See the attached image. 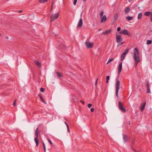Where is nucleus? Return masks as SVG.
<instances>
[{
  "instance_id": "1",
  "label": "nucleus",
  "mask_w": 152,
  "mask_h": 152,
  "mask_svg": "<svg viewBox=\"0 0 152 152\" xmlns=\"http://www.w3.org/2000/svg\"><path fill=\"white\" fill-rule=\"evenodd\" d=\"M134 52L133 58L134 61L136 63L135 64V66H136L137 63H139L140 61V59L139 53L138 49L134 48Z\"/></svg>"
},
{
  "instance_id": "2",
  "label": "nucleus",
  "mask_w": 152,
  "mask_h": 152,
  "mask_svg": "<svg viewBox=\"0 0 152 152\" xmlns=\"http://www.w3.org/2000/svg\"><path fill=\"white\" fill-rule=\"evenodd\" d=\"M85 45L88 48H92L94 46V44L90 42L89 40H87L85 43Z\"/></svg>"
},
{
  "instance_id": "3",
  "label": "nucleus",
  "mask_w": 152,
  "mask_h": 152,
  "mask_svg": "<svg viewBox=\"0 0 152 152\" xmlns=\"http://www.w3.org/2000/svg\"><path fill=\"white\" fill-rule=\"evenodd\" d=\"M120 81L119 80L117 81L115 87V94L117 97H118V90L120 88Z\"/></svg>"
},
{
  "instance_id": "4",
  "label": "nucleus",
  "mask_w": 152,
  "mask_h": 152,
  "mask_svg": "<svg viewBox=\"0 0 152 152\" xmlns=\"http://www.w3.org/2000/svg\"><path fill=\"white\" fill-rule=\"evenodd\" d=\"M118 108L120 110L123 112H125L126 111V109L124 107L122 103L120 101L118 102Z\"/></svg>"
},
{
  "instance_id": "5",
  "label": "nucleus",
  "mask_w": 152,
  "mask_h": 152,
  "mask_svg": "<svg viewBox=\"0 0 152 152\" xmlns=\"http://www.w3.org/2000/svg\"><path fill=\"white\" fill-rule=\"evenodd\" d=\"M59 16V13L53 15L50 17V21L52 22L57 18Z\"/></svg>"
},
{
  "instance_id": "6",
  "label": "nucleus",
  "mask_w": 152,
  "mask_h": 152,
  "mask_svg": "<svg viewBox=\"0 0 152 152\" xmlns=\"http://www.w3.org/2000/svg\"><path fill=\"white\" fill-rule=\"evenodd\" d=\"M119 34H123L125 35H126L129 37H130V35L129 34L128 31L126 29H124L121 30L119 32Z\"/></svg>"
},
{
  "instance_id": "7",
  "label": "nucleus",
  "mask_w": 152,
  "mask_h": 152,
  "mask_svg": "<svg viewBox=\"0 0 152 152\" xmlns=\"http://www.w3.org/2000/svg\"><path fill=\"white\" fill-rule=\"evenodd\" d=\"M80 16H81V18L80 19L78 22V24H77V28L81 27L83 24L82 19V18H81L82 16V13L81 14Z\"/></svg>"
},
{
  "instance_id": "8",
  "label": "nucleus",
  "mask_w": 152,
  "mask_h": 152,
  "mask_svg": "<svg viewBox=\"0 0 152 152\" xmlns=\"http://www.w3.org/2000/svg\"><path fill=\"white\" fill-rule=\"evenodd\" d=\"M123 39L121 36L120 35H116V41L118 43L122 41Z\"/></svg>"
},
{
  "instance_id": "9",
  "label": "nucleus",
  "mask_w": 152,
  "mask_h": 152,
  "mask_svg": "<svg viewBox=\"0 0 152 152\" xmlns=\"http://www.w3.org/2000/svg\"><path fill=\"white\" fill-rule=\"evenodd\" d=\"M123 139L124 142H127L129 140V138L128 136L125 135L124 134H123Z\"/></svg>"
},
{
  "instance_id": "10",
  "label": "nucleus",
  "mask_w": 152,
  "mask_h": 152,
  "mask_svg": "<svg viewBox=\"0 0 152 152\" xmlns=\"http://www.w3.org/2000/svg\"><path fill=\"white\" fill-rule=\"evenodd\" d=\"M122 69V62L119 63L118 69V73L120 74Z\"/></svg>"
},
{
  "instance_id": "11",
  "label": "nucleus",
  "mask_w": 152,
  "mask_h": 152,
  "mask_svg": "<svg viewBox=\"0 0 152 152\" xmlns=\"http://www.w3.org/2000/svg\"><path fill=\"white\" fill-rule=\"evenodd\" d=\"M112 31L111 29H109L108 30L106 31L105 32H103L102 34L104 35H107L108 34L110 33Z\"/></svg>"
},
{
  "instance_id": "12",
  "label": "nucleus",
  "mask_w": 152,
  "mask_h": 152,
  "mask_svg": "<svg viewBox=\"0 0 152 152\" xmlns=\"http://www.w3.org/2000/svg\"><path fill=\"white\" fill-rule=\"evenodd\" d=\"M146 104V103L145 102H143V103H142L140 106V109L142 110H143L145 107V106Z\"/></svg>"
},
{
  "instance_id": "13",
  "label": "nucleus",
  "mask_w": 152,
  "mask_h": 152,
  "mask_svg": "<svg viewBox=\"0 0 152 152\" xmlns=\"http://www.w3.org/2000/svg\"><path fill=\"white\" fill-rule=\"evenodd\" d=\"M107 19V17L106 15H104L102 18L101 20V22H104L106 21Z\"/></svg>"
},
{
  "instance_id": "14",
  "label": "nucleus",
  "mask_w": 152,
  "mask_h": 152,
  "mask_svg": "<svg viewBox=\"0 0 152 152\" xmlns=\"http://www.w3.org/2000/svg\"><path fill=\"white\" fill-rule=\"evenodd\" d=\"M126 55L125 54V53H123L121 55V61H122L123 60H124V58L126 56Z\"/></svg>"
},
{
  "instance_id": "15",
  "label": "nucleus",
  "mask_w": 152,
  "mask_h": 152,
  "mask_svg": "<svg viewBox=\"0 0 152 152\" xmlns=\"http://www.w3.org/2000/svg\"><path fill=\"white\" fill-rule=\"evenodd\" d=\"M130 10L129 7H127L125 9V10H124L125 13L126 14H127L130 11Z\"/></svg>"
},
{
  "instance_id": "16",
  "label": "nucleus",
  "mask_w": 152,
  "mask_h": 152,
  "mask_svg": "<svg viewBox=\"0 0 152 152\" xmlns=\"http://www.w3.org/2000/svg\"><path fill=\"white\" fill-rule=\"evenodd\" d=\"M152 12H147L144 13V15L147 16H150Z\"/></svg>"
},
{
  "instance_id": "17",
  "label": "nucleus",
  "mask_w": 152,
  "mask_h": 152,
  "mask_svg": "<svg viewBox=\"0 0 152 152\" xmlns=\"http://www.w3.org/2000/svg\"><path fill=\"white\" fill-rule=\"evenodd\" d=\"M34 140L35 141V142L36 143V145L37 146H38L39 145V141L38 140V138H37V137H35L34 138Z\"/></svg>"
},
{
  "instance_id": "18",
  "label": "nucleus",
  "mask_w": 152,
  "mask_h": 152,
  "mask_svg": "<svg viewBox=\"0 0 152 152\" xmlns=\"http://www.w3.org/2000/svg\"><path fill=\"white\" fill-rule=\"evenodd\" d=\"M35 64L38 66L40 67L41 66V64L39 62L37 61L36 60L34 61Z\"/></svg>"
},
{
  "instance_id": "19",
  "label": "nucleus",
  "mask_w": 152,
  "mask_h": 152,
  "mask_svg": "<svg viewBox=\"0 0 152 152\" xmlns=\"http://www.w3.org/2000/svg\"><path fill=\"white\" fill-rule=\"evenodd\" d=\"M39 128L37 127L35 131V134L36 136L35 137H37L38 138V130Z\"/></svg>"
},
{
  "instance_id": "20",
  "label": "nucleus",
  "mask_w": 152,
  "mask_h": 152,
  "mask_svg": "<svg viewBox=\"0 0 152 152\" xmlns=\"http://www.w3.org/2000/svg\"><path fill=\"white\" fill-rule=\"evenodd\" d=\"M126 19L128 20H131L133 19V17L127 16L126 17Z\"/></svg>"
},
{
  "instance_id": "21",
  "label": "nucleus",
  "mask_w": 152,
  "mask_h": 152,
  "mask_svg": "<svg viewBox=\"0 0 152 152\" xmlns=\"http://www.w3.org/2000/svg\"><path fill=\"white\" fill-rule=\"evenodd\" d=\"M56 74L57 76L59 77H62V75L60 73L57 72L56 73Z\"/></svg>"
},
{
  "instance_id": "22",
  "label": "nucleus",
  "mask_w": 152,
  "mask_h": 152,
  "mask_svg": "<svg viewBox=\"0 0 152 152\" xmlns=\"http://www.w3.org/2000/svg\"><path fill=\"white\" fill-rule=\"evenodd\" d=\"M118 17V14H116L114 16L113 20H116Z\"/></svg>"
},
{
  "instance_id": "23",
  "label": "nucleus",
  "mask_w": 152,
  "mask_h": 152,
  "mask_svg": "<svg viewBox=\"0 0 152 152\" xmlns=\"http://www.w3.org/2000/svg\"><path fill=\"white\" fill-rule=\"evenodd\" d=\"M142 17V14L141 13H139L138 16L137 18L138 19H140Z\"/></svg>"
},
{
  "instance_id": "24",
  "label": "nucleus",
  "mask_w": 152,
  "mask_h": 152,
  "mask_svg": "<svg viewBox=\"0 0 152 152\" xmlns=\"http://www.w3.org/2000/svg\"><path fill=\"white\" fill-rule=\"evenodd\" d=\"M146 87L147 88H149V83L148 81H147L146 82Z\"/></svg>"
},
{
  "instance_id": "25",
  "label": "nucleus",
  "mask_w": 152,
  "mask_h": 152,
  "mask_svg": "<svg viewBox=\"0 0 152 152\" xmlns=\"http://www.w3.org/2000/svg\"><path fill=\"white\" fill-rule=\"evenodd\" d=\"M152 43V41L151 40H147V41L146 44L148 45Z\"/></svg>"
},
{
  "instance_id": "26",
  "label": "nucleus",
  "mask_w": 152,
  "mask_h": 152,
  "mask_svg": "<svg viewBox=\"0 0 152 152\" xmlns=\"http://www.w3.org/2000/svg\"><path fill=\"white\" fill-rule=\"evenodd\" d=\"M129 50V49H126L124 51V52L123 53H125L126 55L127 54V53H128V51Z\"/></svg>"
},
{
  "instance_id": "27",
  "label": "nucleus",
  "mask_w": 152,
  "mask_h": 152,
  "mask_svg": "<svg viewBox=\"0 0 152 152\" xmlns=\"http://www.w3.org/2000/svg\"><path fill=\"white\" fill-rule=\"evenodd\" d=\"M113 60H114V59L113 58H111L109 59V60H108L107 63V64H108L109 63L113 61Z\"/></svg>"
},
{
  "instance_id": "28",
  "label": "nucleus",
  "mask_w": 152,
  "mask_h": 152,
  "mask_svg": "<svg viewBox=\"0 0 152 152\" xmlns=\"http://www.w3.org/2000/svg\"><path fill=\"white\" fill-rule=\"evenodd\" d=\"M110 79V77L109 76H107L106 77V83H108L109 81L108 80Z\"/></svg>"
},
{
  "instance_id": "29",
  "label": "nucleus",
  "mask_w": 152,
  "mask_h": 152,
  "mask_svg": "<svg viewBox=\"0 0 152 152\" xmlns=\"http://www.w3.org/2000/svg\"><path fill=\"white\" fill-rule=\"evenodd\" d=\"M48 0H39L40 2L44 3L47 1Z\"/></svg>"
},
{
  "instance_id": "30",
  "label": "nucleus",
  "mask_w": 152,
  "mask_h": 152,
  "mask_svg": "<svg viewBox=\"0 0 152 152\" xmlns=\"http://www.w3.org/2000/svg\"><path fill=\"white\" fill-rule=\"evenodd\" d=\"M60 48L62 49H64V48L65 47L64 45L62 43L60 44Z\"/></svg>"
},
{
  "instance_id": "31",
  "label": "nucleus",
  "mask_w": 152,
  "mask_h": 152,
  "mask_svg": "<svg viewBox=\"0 0 152 152\" xmlns=\"http://www.w3.org/2000/svg\"><path fill=\"white\" fill-rule=\"evenodd\" d=\"M104 12L103 11H101L100 13V15L101 17H102L103 15Z\"/></svg>"
},
{
  "instance_id": "32",
  "label": "nucleus",
  "mask_w": 152,
  "mask_h": 152,
  "mask_svg": "<svg viewBox=\"0 0 152 152\" xmlns=\"http://www.w3.org/2000/svg\"><path fill=\"white\" fill-rule=\"evenodd\" d=\"M40 91L42 92H43L45 91V89L43 88H40Z\"/></svg>"
},
{
  "instance_id": "33",
  "label": "nucleus",
  "mask_w": 152,
  "mask_h": 152,
  "mask_svg": "<svg viewBox=\"0 0 152 152\" xmlns=\"http://www.w3.org/2000/svg\"><path fill=\"white\" fill-rule=\"evenodd\" d=\"M17 101V99H16L15 101H14V102H13V106H15L16 105V101Z\"/></svg>"
},
{
  "instance_id": "34",
  "label": "nucleus",
  "mask_w": 152,
  "mask_h": 152,
  "mask_svg": "<svg viewBox=\"0 0 152 152\" xmlns=\"http://www.w3.org/2000/svg\"><path fill=\"white\" fill-rule=\"evenodd\" d=\"M147 92L148 93H150L151 91H150V88H147Z\"/></svg>"
},
{
  "instance_id": "35",
  "label": "nucleus",
  "mask_w": 152,
  "mask_h": 152,
  "mask_svg": "<svg viewBox=\"0 0 152 152\" xmlns=\"http://www.w3.org/2000/svg\"><path fill=\"white\" fill-rule=\"evenodd\" d=\"M38 96L39 97L40 99L42 100V101H43L44 100L42 98V96L41 95L39 94Z\"/></svg>"
},
{
  "instance_id": "36",
  "label": "nucleus",
  "mask_w": 152,
  "mask_h": 152,
  "mask_svg": "<svg viewBox=\"0 0 152 152\" xmlns=\"http://www.w3.org/2000/svg\"><path fill=\"white\" fill-rule=\"evenodd\" d=\"M43 145L44 146V151L45 152L46 151V148L45 144L44 142H43Z\"/></svg>"
},
{
  "instance_id": "37",
  "label": "nucleus",
  "mask_w": 152,
  "mask_h": 152,
  "mask_svg": "<svg viewBox=\"0 0 152 152\" xmlns=\"http://www.w3.org/2000/svg\"><path fill=\"white\" fill-rule=\"evenodd\" d=\"M77 0H74V2H73V4L74 5H76V4L77 2Z\"/></svg>"
},
{
  "instance_id": "38",
  "label": "nucleus",
  "mask_w": 152,
  "mask_h": 152,
  "mask_svg": "<svg viewBox=\"0 0 152 152\" xmlns=\"http://www.w3.org/2000/svg\"><path fill=\"white\" fill-rule=\"evenodd\" d=\"M92 105L91 104H89L88 105V106L89 108H91V107L92 106Z\"/></svg>"
},
{
  "instance_id": "39",
  "label": "nucleus",
  "mask_w": 152,
  "mask_h": 152,
  "mask_svg": "<svg viewBox=\"0 0 152 152\" xmlns=\"http://www.w3.org/2000/svg\"><path fill=\"white\" fill-rule=\"evenodd\" d=\"M48 141L50 145H52V142L49 139H48Z\"/></svg>"
},
{
  "instance_id": "40",
  "label": "nucleus",
  "mask_w": 152,
  "mask_h": 152,
  "mask_svg": "<svg viewBox=\"0 0 152 152\" xmlns=\"http://www.w3.org/2000/svg\"><path fill=\"white\" fill-rule=\"evenodd\" d=\"M121 28L120 27H118L117 28V30L118 31H121Z\"/></svg>"
},
{
  "instance_id": "41",
  "label": "nucleus",
  "mask_w": 152,
  "mask_h": 152,
  "mask_svg": "<svg viewBox=\"0 0 152 152\" xmlns=\"http://www.w3.org/2000/svg\"><path fill=\"white\" fill-rule=\"evenodd\" d=\"M131 148H132V150H133L135 152H138L136 150H135L133 148V147H132V146H131Z\"/></svg>"
},
{
  "instance_id": "42",
  "label": "nucleus",
  "mask_w": 152,
  "mask_h": 152,
  "mask_svg": "<svg viewBox=\"0 0 152 152\" xmlns=\"http://www.w3.org/2000/svg\"><path fill=\"white\" fill-rule=\"evenodd\" d=\"M150 20L152 22V13L151 14V15H150Z\"/></svg>"
},
{
  "instance_id": "43",
  "label": "nucleus",
  "mask_w": 152,
  "mask_h": 152,
  "mask_svg": "<svg viewBox=\"0 0 152 152\" xmlns=\"http://www.w3.org/2000/svg\"><path fill=\"white\" fill-rule=\"evenodd\" d=\"M90 110H91V112H94V108H92Z\"/></svg>"
},
{
  "instance_id": "44",
  "label": "nucleus",
  "mask_w": 152,
  "mask_h": 152,
  "mask_svg": "<svg viewBox=\"0 0 152 152\" xmlns=\"http://www.w3.org/2000/svg\"><path fill=\"white\" fill-rule=\"evenodd\" d=\"M98 80V78H97V79L96 80V82H95V85H96H96H97Z\"/></svg>"
},
{
  "instance_id": "45",
  "label": "nucleus",
  "mask_w": 152,
  "mask_h": 152,
  "mask_svg": "<svg viewBox=\"0 0 152 152\" xmlns=\"http://www.w3.org/2000/svg\"><path fill=\"white\" fill-rule=\"evenodd\" d=\"M53 4H54V3L53 2V1H52V5H51V9L52 10V8L53 7Z\"/></svg>"
},
{
  "instance_id": "46",
  "label": "nucleus",
  "mask_w": 152,
  "mask_h": 152,
  "mask_svg": "<svg viewBox=\"0 0 152 152\" xmlns=\"http://www.w3.org/2000/svg\"><path fill=\"white\" fill-rule=\"evenodd\" d=\"M67 130L69 132H70L69 131V126L68 125H67Z\"/></svg>"
},
{
  "instance_id": "47",
  "label": "nucleus",
  "mask_w": 152,
  "mask_h": 152,
  "mask_svg": "<svg viewBox=\"0 0 152 152\" xmlns=\"http://www.w3.org/2000/svg\"><path fill=\"white\" fill-rule=\"evenodd\" d=\"M80 102H82L83 104H85V102H84L83 101H82L81 100L80 101Z\"/></svg>"
},
{
  "instance_id": "48",
  "label": "nucleus",
  "mask_w": 152,
  "mask_h": 152,
  "mask_svg": "<svg viewBox=\"0 0 152 152\" xmlns=\"http://www.w3.org/2000/svg\"><path fill=\"white\" fill-rule=\"evenodd\" d=\"M64 123H65V124L66 125V126L67 127V125H68V124H67V123L66 122H64Z\"/></svg>"
},
{
  "instance_id": "49",
  "label": "nucleus",
  "mask_w": 152,
  "mask_h": 152,
  "mask_svg": "<svg viewBox=\"0 0 152 152\" xmlns=\"http://www.w3.org/2000/svg\"><path fill=\"white\" fill-rule=\"evenodd\" d=\"M42 101V102H44V103L45 104H46V102H45L44 100H43V101Z\"/></svg>"
},
{
  "instance_id": "50",
  "label": "nucleus",
  "mask_w": 152,
  "mask_h": 152,
  "mask_svg": "<svg viewBox=\"0 0 152 152\" xmlns=\"http://www.w3.org/2000/svg\"><path fill=\"white\" fill-rule=\"evenodd\" d=\"M134 142H135V140H133L132 141V143L133 144H134Z\"/></svg>"
},
{
  "instance_id": "51",
  "label": "nucleus",
  "mask_w": 152,
  "mask_h": 152,
  "mask_svg": "<svg viewBox=\"0 0 152 152\" xmlns=\"http://www.w3.org/2000/svg\"><path fill=\"white\" fill-rule=\"evenodd\" d=\"M123 43H124V42H121V44H120V45H122L123 44Z\"/></svg>"
},
{
  "instance_id": "52",
  "label": "nucleus",
  "mask_w": 152,
  "mask_h": 152,
  "mask_svg": "<svg viewBox=\"0 0 152 152\" xmlns=\"http://www.w3.org/2000/svg\"><path fill=\"white\" fill-rule=\"evenodd\" d=\"M98 31H100L101 30V29L100 28H99L98 29Z\"/></svg>"
},
{
  "instance_id": "53",
  "label": "nucleus",
  "mask_w": 152,
  "mask_h": 152,
  "mask_svg": "<svg viewBox=\"0 0 152 152\" xmlns=\"http://www.w3.org/2000/svg\"><path fill=\"white\" fill-rule=\"evenodd\" d=\"M132 0H128V1L129 2H130L131 1H132Z\"/></svg>"
},
{
  "instance_id": "54",
  "label": "nucleus",
  "mask_w": 152,
  "mask_h": 152,
  "mask_svg": "<svg viewBox=\"0 0 152 152\" xmlns=\"http://www.w3.org/2000/svg\"><path fill=\"white\" fill-rule=\"evenodd\" d=\"M6 39H8L9 38V37H6Z\"/></svg>"
},
{
  "instance_id": "55",
  "label": "nucleus",
  "mask_w": 152,
  "mask_h": 152,
  "mask_svg": "<svg viewBox=\"0 0 152 152\" xmlns=\"http://www.w3.org/2000/svg\"><path fill=\"white\" fill-rule=\"evenodd\" d=\"M86 0H83V1L85 2L86 1Z\"/></svg>"
},
{
  "instance_id": "56",
  "label": "nucleus",
  "mask_w": 152,
  "mask_h": 152,
  "mask_svg": "<svg viewBox=\"0 0 152 152\" xmlns=\"http://www.w3.org/2000/svg\"><path fill=\"white\" fill-rule=\"evenodd\" d=\"M22 11V10H20V12H21Z\"/></svg>"
},
{
  "instance_id": "57",
  "label": "nucleus",
  "mask_w": 152,
  "mask_h": 152,
  "mask_svg": "<svg viewBox=\"0 0 152 152\" xmlns=\"http://www.w3.org/2000/svg\"><path fill=\"white\" fill-rule=\"evenodd\" d=\"M1 33H0V36H1Z\"/></svg>"
}]
</instances>
